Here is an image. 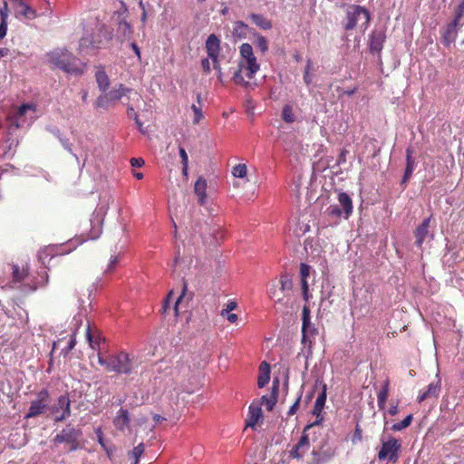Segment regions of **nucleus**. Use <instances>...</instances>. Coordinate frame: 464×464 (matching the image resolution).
I'll return each mask as SVG.
<instances>
[{"instance_id":"obj_1","label":"nucleus","mask_w":464,"mask_h":464,"mask_svg":"<svg viewBox=\"0 0 464 464\" xmlns=\"http://www.w3.org/2000/svg\"><path fill=\"white\" fill-rule=\"evenodd\" d=\"M98 362L101 365L104 366L108 372L126 375L132 372V361L129 353L122 351L108 356L99 353Z\"/></svg>"},{"instance_id":"obj_2","label":"nucleus","mask_w":464,"mask_h":464,"mask_svg":"<svg viewBox=\"0 0 464 464\" xmlns=\"http://www.w3.org/2000/svg\"><path fill=\"white\" fill-rule=\"evenodd\" d=\"M345 13V22H343V27L345 30H353L357 25H359L363 31L368 28L371 20V14L365 7L357 5H350L347 6Z\"/></svg>"},{"instance_id":"obj_3","label":"nucleus","mask_w":464,"mask_h":464,"mask_svg":"<svg viewBox=\"0 0 464 464\" xmlns=\"http://www.w3.org/2000/svg\"><path fill=\"white\" fill-rule=\"evenodd\" d=\"M82 431L72 424H67L53 440L54 446L64 444L67 451H74L80 448Z\"/></svg>"},{"instance_id":"obj_4","label":"nucleus","mask_w":464,"mask_h":464,"mask_svg":"<svg viewBox=\"0 0 464 464\" xmlns=\"http://www.w3.org/2000/svg\"><path fill=\"white\" fill-rule=\"evenodd\" d=\"M239 53L241 60L239 61L238 67L245 69L246 76L252 79L260 69V65L254 55L252 45L246 43L241 44Z\"/></svg>"},{"instance_id":"obj_5","label":"nucleus","mask_w":464,"mask_h":464,"mask_svg":"<svg viewBox=\"0 0 464 464\" xmlns=\"http://www.w3.org/2000/svg\"><path fill=\"white\" fill-rule=\"evenodd\" d=\"M311 455L309 464H325L334 457L335 447L324 440L318 446L314 447Z\"/></svg>"},{"instance_id":"obj_6","label":"nucleus","mask_w":464,"mask_h":464,"mask_svg":"<svg viewBox=\"0 0 464 464\" xmlns=\"http://www.w3.org/2000/svg\"><path fill=\"white\" fill-rule=\"evenodd\" d=\"M315 425H317L316 421L305 426L297 443L295 444L292 447V449L288 451L289 457L291 459L300 460L307 453V451L310 449V439L308 430L313 429Z\"/></svg>"},{"instance_id":"obj_7","label":"nucleus","mask_w":464,"mask_h":464,"mask_svg":"<svg viewBox=\"0 0 464 464\" xmlns=\"http://www.w3.org/2000/svg\"><path fill=\"white\" fill-rule=\"evenodd\" d=\"M50 395L46 389L41 390L36 396V399L32 401L31 405L27 413L25 414V418H34L43 414L49 403Z\"/></svg>"},{"instance_id":"obj_8","label":"nucleus","mask_w":464,"mask_h":464,"mask_svg":"<svg viewBox=\"0 0 464 464\" xmlns=\"http://www.w3.org/2000/svg\"><path fill=\"white\" fill-rule=\"evenodd\" d=\"M104 39H107V36L101 28L92 34H85L80 40V49L84 51L102 48Z\"/></svg>"},{"instance_id":"obj_9","label":"nucleus","mask_w":464,"mask_h":464,"mask_svg":"<svg viewBox=\"0 0 464 464\" xmlns=\"http://www.w3.org/2000/svg\"><path fill=\"white\" fill-rule=\"evenodd\" d=\"M400 449L401 443L394 438H392L387 441H382V448L378 452V459L380 460L396 462L399 458L398 452Z\"/></svg>"},{"instance_id":"obj_10","label":"nucleus","mask_w":464,"mask_h":464,"mask_svg":"<svg viewBox=\"0 0 464 464\" xmlns=\"http://www.w3.org/2000/svg\"><path fill=\"white\" fill-rule=\"evenodd\" d=\"M35 118V105L23 104L14 115V123L17 128L28 126Z\"/></svg>"},{"instance_id":"obj_11","label":"nucleus","mask_w":464,"mask_h":464,"mask_svg":"<svg viewBox=\"0 0 464 464\" xmlns=\"http://www.w3.org/2000/svg\"><path fill=\"white\" fill-rule=\"evenodd\" d=\"M54 414V421L60 422L71 416V401L67 395H61L57 402L51 408Z\"/></svg>"},{"instance_id":"obj_12","label":"nucleus","mask_w":464,"mask_h":464,"mask_svg":"<svg viewBox=\"0 0 464 464\" xmlns=\"http://www.w3.org/2000/svg\"><path fill=\"white\" fill-rule=\"evenodd\" d=\"M13 283H22L18 288L24 293H30L35 291L37 288L36 284L31 285L29 283H23L28 277V269H20L18 266H13Z\"/></svg>"},{"instance_id":"obj_13","label":"nucleus","mask_w":464,"mask_h":464,"mask_svg":"<svg viewBox=\"0 0 464 464\" xmlns=\"http://www.w3.org/2000/svg\"><path fill=\"white\" fill-rule=\"evenodd\" d=\"M417 166V162L413 158V150L411 147L406 149V168L401 179V185L406 186L408 181L411 179L412 173Z\"/></svg>"},{"instance_id":"obj_14","label":"nucleus","mask_w":464,"mask_h":464,"mask_svg":"<svg viewBox=\"0 0 464 464\" xmlns=\"http://www.w3.org/2000/svg\"><path fill=\"white\" fill-rule=\"evenodd\" d=\"M386 39V34L384 30L382 29H376L374 30L370 38V50L372 53H379L382 48L383 44Z\"/></svg>"},{"instance_id":"obj_15","label":"nucleus","mask_w":464,"mask_h":464,"mask_svg":"<svg viewBox=\"0 0 464 464\" xmlns=\"http://www.w3.org/2000/svg\"><path fill=\"white\" fill-rule=\"evenodd\" d=\"M15 2V16L17 18L23 16L26 19H34L37 17V12L34 8L31 7L24 0H16Z\"/></svg>"},{"instance_id":"obj_16","label":"nucleus","mask_w":464,"mask_h":464,"mask_svg":"<svg viewBox=\"0 0 464 464\" xmlns=\"http://www.w3.org/2000/svg\"><path fill=\"white\" fill-rule=\"evenodd\" d=\"M49 62L57 68L62 69L68 59H71V53L66 50H55L48 54Z\"/></svg>"},{"instance_id":"obj_17","label":"nucleus","mask_w":464,"mask_h":464,"mask_svg":"<svg viewBox=\"0 0 464 464\" xmlns=\"http://www.w3.org/2000/svg\"><path fill=\"white\" fill-rule=\"evenodd\" d=\"M206 50L208 58L211 60L218 58L220 53V40L216 34H212L207 38Z\"/></svg>"},{"instance_id":"obj_18","label":"nucleus","mask_w":464,"mask_h":464,"mask_svg":"<svg viewBox=\"0 0 464 464\" xmlns=\"http://www.w3.org/2000/svg\"><path fill=\"white\" fill-rule=\"evenodd\" d=\"M318 334V330L311 323V324L302 325V343L304 347H308L311 350L312 345L314 342L315 336Z\"/></svg>"},{"instance_id":"obj_19","label":"nucleus","mask_w":464,"mask_h":464,"mask_svg":"<svg viewBox=\"0 0 464 464\" xmlns=\"http://www.w3.org/2000/svg\"><path fill=\"white\" fill-rule=\"evenodd\" d=\"M83 67L84 64L71 53V59H68L62 70L73 75H82L84 72Z\"/></svg>"},{"instance_id":"obj_20","label":"nucleus","mask_w":464,"mask_h":464,"mask_svg":"<svg viewBox=\"0 0 464 464\" xmlns=\"http://www.w3.org/2000/svg\"><path fill=\"white\" fill-rule=\"evenodd\" d=\"M339 207L343 212V218L348 219L353 211V205L351 197L345 192H340L338 194Z\"/></svg>"},{"instance_id":"obj_21","label":"nucleus","mask_w":464,"mask_h":464,"mask_svg":"<svg viewBox=\"0 0 464 464\" xmlns=\"http://www.w3.org/2000/svg\"><path fill=\"white\" fill-rule=\"evenodd\" d=\"M130 422V419L128 410L121 408L117 413V416L113 420L114 426L118 430H123L125 428L129 427Z\"/></svg>"},{"instance_id":"obj_22","label":"nucleus","mask_w":464,"mask_h":464,"mask_svg":"<svg viewBox=\"0 0 464 464\" xmlns=\"http://www.w3.org/2000/svg\"><path fill=\"white\" fill-rule=\"evenodd\" d=\"M262 418V409L259 404L252 403L249 406L246 427L254 428L257 421Z\"/></svg>"},{"instance_id":"obj_23","label":"nucleus","mask_w":464,"mask_h":464,"mask_svg":"<svg viewBox=\"0 0 464 464\" xmlns=\"http://www.w3.org/2000/svg\"><path fill=\"white\" fill-rule=\"evenodd\" d=\"M440 392V380L438 379L436 382H430L427 390L419 396L418 400L420 402L429 399L437 398Z\"/></svg>"},{"instance_id":"obj_24","label":"nucleus","mask_w":464,"mask_h":464,"mask_svg":"<svg viewBox=\"0 0 464 464\" xmlns=\"http://www.w3.org/2000/svg\"><path fill=\"white\" fill-rule=\"evenodd\" d=\"M430 218H426L422 223L416 228L414 234L416 237L415 244L420 246L424 239L429 236Z\"/></svg>"},{"instance_id":"obj_25","label":"nucleus","mask_w":464,"mask_h":464,"mask_svg":"<svg viewBox=\"0 0 464 464\" xmlns=\"http://www.w3.org/2000/svg\"><path fill=\"white\" fill-rule=\"evenodd\" d=\"M279 386V381L274 380L273 382V391L271 396H263L261 398L262 404H264L268 411H273L276 403V392Z\"/></svg>"},{"instance_id":"obj_26","label":"nucleus","mask_w":464,"mask_h":464,"mask_svg":"<svg viewBox=\"0 0 464 464\" xmlns=\"http://www.w3.org/2000/svg\"><path fill=\"white\" fill-rule=\"evenodd\" d=\"M95 80L101 92H105L110 86V79L103 68H98L95 72Z\"/></svg>"},{"instance_id":"obj_27","label":"nucleus","mask_w":464,"mask_h":464,"mask_svg":"<svg viewBox=\"0 0 464 464\" xmlns=\"http://www.w3.org/2000/svg\"><path fill=\"white\" fill-rule=\"evenodd\" d=\"M259 375L257 379V385L259 388L265 387L270 380V366L267 362H262L259 366Z\"/></svg>"},{"instance_id":"obj_28","label":"nucleus","mask_w":464,"mask_h":464,"mask_svg":"<svg viewBox=\"0 0 464 464\" xmlns=\"http://www.w3.org/2000/svg\"><path fill=\"white\" fill-rule=\"evenodd\" d=\"M206 189H207V181L203 178H198L195 183L194 191L195 194L198 198V203L200 205H204L206 203Z\"/></svg>"},{"instance_id":"obj_29","label":"nucleus","mask_w":464,"mask_h":464,"mask_svg":"<svg viewBox=\"0 0 464 464\" xmlns=\"http://www.w3.org/2000/svg\"><path fill=\"white\" fill-rule=\"evenodd\" d=\"M130 92H131V89L125 87L123 84H119L117 89H112L106 93L110 101L112 102L121 100L123 96Z\"/></svg>"},{"instance_id":"obj_30","label":"nucleus","mask_w":464,"mask_h":464,"mask_svg":"<svg viewBox=\"0 0 464 464\" xmlns=\"http://www.w3.org/2000/svg\"><path fill=\"white\" fill-rule=\"evenodd\" d=\"M389 396V382L386 381L382 386V389L378 392L377 401L380 410H383L385 408L386 401Z\"/></svg>"},{"instance_id":"obj_31","label":"nucleus","mask_w":464,"mask_h":464,"mask_svg":"<svg viewBox=\"0 0 464 464\" xmlns=\"http://www.w3.org/2000/svg\"><path fill=\"white\" fill-rule=\"evenodd\" d=\"M250 18L254 24L264 30H268L272 27L271 22L261 14H252Z\"/></svg>"},{"instance_id":"obj_32","label":"nucleus","mask_w":464,"mask_h":464,"mask_svg":"<svg viewBox=\"0 0 464 464\" xmlns=\"http://www.w3.org/2000/svg\"><path fill=\"white\" fill-rule=\"evenodd\" d=\"M248 26L242 21H237L233 28V36L244 38L247 34Z\"/></svg>"},{"instance_id":"obj_33","label":"nucleus","mask_w":464,"mask_h":464,"mask_svg":"<svg viewBox=\"0 0 464 464\" xmlns=\"http://www.w3.org/2000/svg\"><path fill=\"white\" fill-rule=\"evenodd\" d=\"M325 401H326V385L324 384L322 392L316 398L314 412V413L320 412L324 409Z\"/></svg>"},{"instance_id":"obj_34","label":"nucleus","mask_w":464,"mask_h":464,"mask_svg":"<svg viewBox=\"0 0 464 464\" xmlns=\"http://www.w3.org/2000/svg\"><path fill=\"white\" fill-rule=\"evenodd\" d=\"M282 119L286 123H293L295 121V115L293 111V107L289 104H285L282 110Z\"/></svg>"},{"instance_id":"obj_35","label":"nucleus","mask_w":464,"mask_h":464,"mask_svg":"<svg viewBox=\"0 0 464 464\" xmlns=\"http://www.w3.org/2000/svg\"><path fill=\"white\" fill-rule=\"evenodd\" d=\"M412 419H413L412 415L410 414V415L406 416L401 422L393 424L392 426L391 430L393 431L402 430L408 428L411 424Z\"/></svg>"},{"instance_id":"obj_36","label":"nucleus","mask_w":464,"mask_h":464,"mask_svg":"<svg viewBox=\"0 0 464 464\" xmlns=\"http://www.w3.org/2000/svg\"><path fill=\"white\" fill-rule=\"evenodd\" d=\"M243 71H245V69H241L239 67L238 70L233 75V81L236 84L241 85L245 88L250 87L251 83L247 81H245V79L242 75Z\"/></svg>"},{"instance_id":"obj_37","label":"nucleus","mask_w":464,"mask_h":464,"mask_svg":"<svg viewBox=\"0 0 464 464\" xmlns=\"http://www.w3.org/2000/svg\"><path fill=\"white\" fill-rule=\"evenodd\" d=\"M457 36V30L455 28H452L450 24H448L444 34V41L447 43V44H450L453 43Z\"/></svg>"},{"instance_id":"obj_38","label":"nucleus","mask_w":464,"mask_h":464,"mask_svg":"<svg viewBox=\"0 0 464 464\" xmlns=\"http://www.w3.org/2000/svg\"><path fill=\"white\" fill-rule=\"evenodd\" d=\"M283 293L284 292L280 291V288H277L276 285H273L268 290L269 297L276 303H279L283 300V296H284Z\"/></svg>"},{"instance_id":"obj_39","label":"nucleus","mask_w":464,"mask_h":464,"mask_svg":"<svg viewBox=\"0 0 464 464\" xmlns=\"http://www.w3.org/2000/svg\"><path fill=\"white\" fill-rule=\"evenodd\" d=\"M325 213L334 218H339L343 216V212L338 205H331L326 208Z\"/></svg>"},{"instance_id":"obj_40","label":"nucleus","mask_w":464,"mask_h":464,"mask_svg":"<svg viewBox=\"0 0 464 464\" xmlns=\"http://www.w3.org/2000/svg\"><path fill=\"white\" fill-rule=\"evenodd\" d=\"M247 168L246 164H237L232 169V174L236 178H245Z\"/></svg>"},{"instance_id":"obj_41","label":"nucleus","mask_w":464,"mask_h":464,"mask_svg":"<svg viewBox=\"0 0 464 464\" xmlns=\"http://www.w3.org/2000/svg\"><path fill=\"white\" fill-rule=\"evenodd\" d=\"M280 291H289L293 287L292 279L287 275H283L280 278Z\"/></svg>"},{"instance_id":"obj_42","label":"nucleus","mask_w":464,"mask_h":464,"mask_svg":"<svg viewBox=\"0 0 464 464\" xmlns=\"http://www.w3.org/2000/svg\"><path fill=\"white\" fill-rule=\"evenodd\" d=\"M110 102H111L110 101V99L105 92H103V94L100 95L97 98V100L95 102V107L108 109Z\"/></svg>"},{"instance_id":"obj_43","label":"nucleus","mask_w":464,"mask_h":464,"mask_svg":"<svg viewBox=\"0 0 464 464\" xmlns=\"http://www.w3.org/2000/svg\"><path fill=\"white\" fill-rule=\"evenodd\" d=\"M120 262V256H111V258H110V262L109 264L107 265V267L106 269L104 270V274H110V273H112L116 266H118Z\"/></svg>"},{"instance_id":"obj_44","label":"nucleus","mask_w":464,"mask_h":464,"mask_svg":"<svg viewBox=\"0 0 464 464\" xmlns=\"http://www.w3.org/2000/svg\"><path fill=\"white\" fill-rule=\"evenodd\" d=\"M256 46L261 53H265L268 50V43L266 37L258 35L256 41Z\"/></svg>"},{"instance_id":"obj_45","label":"nucleus","mask_w":464,"mask_h":464,"mask_svg":"<svg viewBox=\"0 0 464 464\" xmlns=\"http://www.w3.org/2000/svg\"><path fill=\"white\" fill-rule=\"evenodd\" d=\"M311 266L302 263L300 266V277H301V285L304 282H307V277L310 276Z\"/></svg>"},{"instance_id":"obj_46","label":"nucleus","mask_w":464,"mask_h":464,"mask_svg":"<svg viewBox=\"0 0 464 464\" xmlns=\"http://www.w3.org/2000/svg\"><path fill=\"white\" fill-rule=\"evenodd\" d=\"M187 290H188V284L184 281L182 284V292H181L180 295L179 296V298L176 300L174 308H173L176 316H178V314H179V304L181 302L182 298L184 297Z\"/></svg>"},{"instance_id":"obj_47","label":"nucleus","mask_w":464,"mask_h":464,"mask_svg":"<svg viewBox=\"0 0 464 464\" xmlns=\"http://www.w3.org/2000/svg\"><path fill=\"white\" fill-rule=\"evenodd\" d=\"M306 324H311L310 309L304 305L302 310V325L306 327Z\"/></svg>"},{"instance_id":"obj_48","label":"nucleus","mask_w":464,"mask_h":464,"mask_svg":"<svg viewBox=\"0 0 464 464\" xmlns=\"http://www.w3.org/2000/svg\"><path fill=\"white\" fill-rule=\"evenodd\" d=\"M143 451H144V445H143V443H140L131 451V454H132L133 458L135 459V464H138L139 459L142 455Z\"/></svg>"},{"instance_id":"obj_49","label":"nucleus","mask_w":464,"mask_h":464,"mask_svg":"<svg viewBox=\"0 0 464 464\" xmlns=\"http://www.w3.org/2000/svg\"><path fill=\"white\" fill-rule=\"evenodd\" d=\"M172 295H173V291H170L168 295L166 296V298L164 299L163 301V304H162V314H167L168 311L170 309V303H171V299H172Z\"/></svg>"},{"instance_id":"obj_50","label":"nucleus","mask_w":464,"mask_h":464,"mask_svg":"<svg viewBox=\"0 0 464 464\" xmlns=\"http://www.w3.org/2000/svg\"><path fill=\"white\" fill-rule=\"evenodd\" d=\"M191 109H192V111L194 112L193 122L195 124H198L200 121V120L202 119V117H203L201 109L199 107L196 106L195 104H193L191 106Z\"/></svg>"},{"instance_id":"obj_51","label":"nucleus","mask_w":464,"mask_h":464,"mask_svg":"<svg viewBox=\"0 0 464 464\" xmlns=\"http://www.w3.org/2000/svg\"><path fill=\"white\" fill-rule=\"evenodd\" d=\"M237 307V304L235 301H229L227 304H226V307L224 309L221 310L220 312V315L221 316H225L226 314H227L228 312H232L233 310H235L236 308Z\"/></svg>"},{"instance_id":"obj_52","label":"nucleus","mask_w":464,"mask_h":464,"mask_svg":"<svg viewBox=\"0 0 464 464\" xmlns=\"http://www.w3.org/2000/svg\"><path fill=\"white\" fill-rule=\"evenodd\" d=\"M454 14L457 15V19H461L464 16V0H461V2L458 5Z\"/></svg>"},{"instance_id":"obj_53","label":"nucleus","mask_w":464,"mask_h":464,"mask_svg":"<svg viewBox=\"0 0 464 464\" xmlns=\"http://www.w3.org/2000/svg\"><path fill=\"white\" fill-rule=\"evenodd\" d=\"M1 22H7L8 18V6L7 3L5 2L3 6L0 8Z\"/></svg>"},{"instance_id":"obj_54","label":"nucleus","mask_w":464,"mask_h":464,"mask_svg":"<svg viewBox=\"0 0 464 464\" xmlns=\"http://www.w3.org/2000/svg\"><path fill=\"white\" fill-rule=\"evenodd\" d=\"M59 140L61 141L63 147L67 150L69 151L70 153H72L75 158L76 160H78V156L76 154H73L72 153V146L71 144L69 143V140L68 139H65V138H60Z\"/></svg>"},{"instance_id":"obj_55","label":"nucleus","mask_w":464,"mask_h":464,"mask_svg":"<svg viewBox=\"0 0 464 464\" xmlns=\"http://www.w3.org/2000/svg\"><path fill=\"white\" fill-rule=\"evenodd\" d=\"M212 63H213V68L217 71L218 72V79L220 82H223L222 80V72H221V67H220V64H219V62H218V58L215 59V60H212Z\"/></svg>"},{"instance_id":"obj_56","label":"nucleus","mask_w":464,"mask_h":464,"mask_svg":"<svg viewBox=\"0 0 464 464\" xmlns=\"http://www.w3.org/2000/svg\"><path fill=\"white\" fill-rule=\"evenodd\" d=\"M179 154L181 159L182 165L188 164V157L184 148H179Z\"/></svg>"},{"instance_id":"obj_57","label":"nucleus","mask_w":464,"mask_h":464,"mask_svg":"<svg viewBox=\"0 0 464 464\" xmlns=\"http://www.w3.org/2000/svg\"><path fill=\"white\" fill-rule=\"evenodd\" d=\"M209 58H204L201 60V67L204 71L205 73L208 74L211 71L210 69V63H209Z\"/></svg>"},{"instance_id":"obj_58","label":"nucleus","mask_w":464,"mask_h":464,"mask_svg":"<svg viewBox=\"0 0 464 464\" xmlns=\"http://www.w3.org/2000/svg\"><path fill=\"white\" fill-rule=\"evenodd\" d=\"M144 160L141 158H132L130 159V165L133 168H140L144 165Z\"/></svg>"},{"instance_id":"obj_59","label":"nucleus","mask_w":464,"mask_h":464,"mask_svg":"<svg viewBox=\"0 0 464 464\" xmlns=\"http://www.w3.org/2000/svg\"><path fill=\"white\" fill-rule=\"evenodd\" d=\"M95 434L97 436L98 442L101 444V446L102 448L105 449V443H104L103 433H102V428L95 429Z\"/></svg>"},{"instance_id":"obj_60","label":"nucleus","mask_w":464,"mask_h":464,"mask_svg":"<svg viewBox=\"0 0 464 464\" xmlns=\"http://www.w3.org/2000/svg\"><path fill=\"white\" fill-rule=\"evenodd\" d=\"M299 401H300V397H299V398L295 401V403L290 407V409H289V411H288V412H287V415H288V416H292V415H294V414L296 412V411H297V409H298V407H299Z\"/></svg>"},{"instance_id":"obj_61","label":"nucleus","mask_w":464,"mask_h":464,"mask_svg":"<svg viewBox=\"0 0 464 464\" xmlns=\"http://www.w3.org/2000/svg\"><path fill=\"white\" fill-rule=\"evenodd\" d=\"M7 32V22L0 23V40L3 39L6 35Z\"/></svg>"},{"instance_id":"obj_62","label":"nucleus","mask_w":464,"mask_h":464,"mask_svg":"<svg viewBox=\"0 0 464 464\" xmlns=\"http://www.w3.org/2000/svg\"><path fill=\"white\" fill-rule=\"evenodd\" d=\"M229 323H236L237 321V315L236 314H232L231 312H228L224 316Z\"/></svg>"},{"instance_id":"obj_63","label":"nucleus","mask_w":464,"mask_h":464,"mask_svg":"<svg viewBox=\"0 0 464 464\" xmlns=\"http://www.w3.org/2000/svg\"><path fill=\"white\" fill-rule=\"evenodd\" d=\"M301 287H302V292H303L304 298L305 300H308V298H309V295H308V283L307 282H304L301 285Z\"/></svg>"},{"instance_id":"obj_64","label":"nucleus","mask_w":464,"mask_h":464,"mask_svg":"<svg viewBox=\"0 0 464 464\" xmlns=\"http://www.w3.org/2000/svg\"><path fill=\"white\" fill-rule=\"evenodd\" d=\"M75 344H76V340L74 337H72L71 340L69 341L66 350H63V352L67 353L68 352H70L71 350H72L74 348Z\"/></svg>"}]
</instances>
